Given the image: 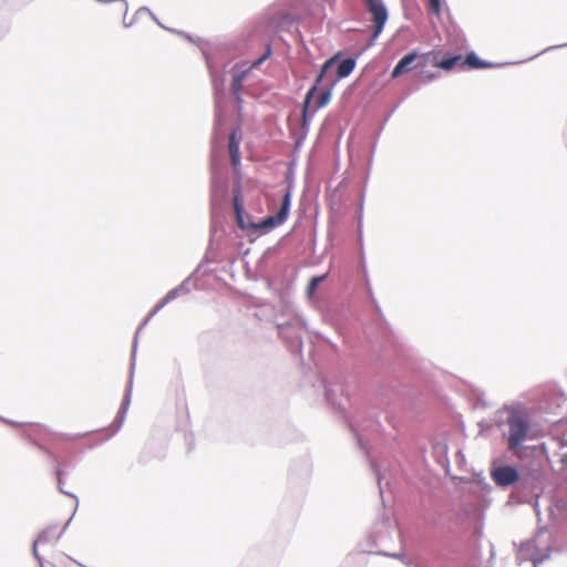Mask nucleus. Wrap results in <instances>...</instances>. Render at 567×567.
I'll list each match as a JSON object with an SVG mask.
<instances>
[{"mask_svg":"<svg viewBox=\"0 0 567 567\" xmlns=\"http://www.w3.org/2000/svg\"><path fill=\"white\" fill-rule=\"evenodd\" d=\"M62 530L59 526L45 527L33 543V554L38 559L40 567H43L45 557L51 556L61 537Z\"/></svg>","mask_w":567,"mask_h":567,"instance_id":"f257e3e1","label":"nucleus"},{"mask_svg":"<svg viewBox=\"0 0 567 567\" xmlns=\"http://www.w3.org/2000/svg\"><path fill=\"white\" fill-rule=\"evenodd\" d=\"M508 449L515 451L527 437L529 424L520 414H513L508 417Z\"/></svg>","mask_w":567,"mask_h":567,"instance_id":"f03ea898","label":"nucleus"},{"mask_svg":"<svg viewBox=\"0 0 567 567\" xmlns=\"http://www.w3.org/2000/svg\"><path fill=\"white\" fill-rule=\"evenodd\" d=\"M290 199H291V192H290V188L288 187L284 195L279 212L274 216L266 217L264 220H261L258 224L248 223L247 228L270 229V228H274V227L282 224L288 217V213H289V208H290Z\"/></svg>","mask_w":567,"mask_h":567,"instance_id":"7ed1b4c3","label":"nucleus"},{"mask_svg":"<svg viewBox=\"0 0 567 567\" xmlns=\"http://www.w3.org/2000/svg\"><path fill=\"white\" fill-rule=\"evenodd\" d=\"M430 55L431 53L417 54L416 52L405 54L394 66L391 76L395 79L413 68H425L429 64Z\"/></svg>","mask_w":567,"mask_h":567,"instance_id":"20e7f679","label":"nucleus"},{"mask_svg":"<svg viewBox=\"0 0 567 567\" xmlns=\"http://www.w3.org/2000/svg\"><path fill=\"white\" fill-rule=\"evenodd\" d=\"M368 11L372 14L373 39L378 38L388 19V11L382 0H363Z\"/></svg>","mask_w":567,"mask_h":567,"instance_id":"39448f33","label":"nucleus"},{"mask_svg":"<svg viewBox=\"0 0 567 567\" xmlns=\"http://www.w3.org/2000/svg\"><path fill=\"white\" fill-rule=\"evenodd\" d=\"M368 11L372 14L373 39L378 38L388 19V11L382 0H363Z\"/></svg>","mask_w":567,"mask_h":567,"instance_id":"423d86ee","label":"nucleus"},{"mask_svg":"<svg viewBox=\"0 0 567 567\" xmlns=\"http://www.w3.org/2000/svg\"><path fill=\"white\" fill-rule=\"evenodd\" d=\"M492 477L498 486H508L518 481V473L512 466H499L492 472Z\"/></svg>","mask_w":567,"mask_h":567,"instance_id":"0eeeda50","label":"nucleus"},{"mask_svg":"<svg viewBox=\"0 0 567 567\" xmlns=\"http://www.w3.org/2000/svg\"><path fill=\"white\" fill-rule=\"evenodd\" d=\"M462 61H463V58L460 54L450 55L444 59H439V53H431L430 59H429V63H431L432 65H434L436 68H441L445 71H450L457 65L462 66Z\"/></svg>","mask_w":567,"mask_h":567,"instance_id":"6e6552de","label":"nucleus"},{"mask_svg":"<svg viewBox=\"0 0 567 567\" xmlns=\"http://www.w3.org/2000/svg\"><path fill=\"white\" fill-rule=\"evenodd\" d=\"M332 63H333V59H330V60L324 62V64L322 65L320 74L317 76L316 84L307 92V95H306V99H305V103H303V107H302L303 125L306 124V121H307V114H308V112L311 109V105H310L311 104V99H312V96L315 95V93L317 91V85L321 82L324 72L332 65Z\"/></svg>","mask_w":567,"mask_h":567,"instance_id":"1a4fd4ad","label":"nucleus"},{"mask_svg":"<svg viewBox=\"0 0 567 567\" xmlns=\"http://www.w3.org/2000/svg\"><path fill=\"white\" fill-rule=\"evenodd\" d=\"M239 143L240 142L236 137V133L233 132L229 135L228 148H229L231 164L234 167H237L240 164Z\"/></svg>","mask_w":567,"mask_h":567,"instance_id":"9d476101","label":"nucleus"},{"mask_svg":"<svg viewBox=\"0 0 567 567\" xmlns=\"http://www.w3.org/2000/svg\"><path fill=\"white\" fill-rule=\"evenodd\" d=\"M233 206H234V210H235L236 220H237L238 226L241 229L247 228V223H245V220H244V214H245L244 204H243V199H241L239 194H236L234 196V198H233Z\"/></svg>","mask_w":567,"mask_h":567,"instance_id":"9b49d317","label":"nucleus"},{"mask_svg":"<svg viewBox=\"0 0 567 567\" xmlns=\"http://www.w3.org/2000/svg\"><path fill=\"white\" fill-rule=\"evenodd\" d=\"M355 61L353 59H344L342 60L337 70L338 78L342 79L348 76L354 69Z\"/></svg>","mask_w":567,"mask_h":567,"instance_id":"f8f14e48","label":"nucleus"},{"mask_svg":"<svg viewBox=\"0 0 567 567\" xmlns=\"http://www.w3.org/2000/svg\"><path fill=\"white\" fill-rule=\"evenodd\" d=\"M462 66H467L470 69H473V68L477 69V68L485 66V64L477 59L475 53L472 52V53L467 54L465 59H463Z\"/></svg>","mask_w":567,"mask_h":567,"instance_id":"ddd939ff","label":"nucleus"},{"mask_svg":"<svg viewBox=\"0 0 567 567\" xmlns=\"http://www.w3.org/2000/svg\"><path fill=\"white\" fill-rule=\"evenodd\" d=\"M329 100H330V92L329 91L321 92L319 94L318 101H317L316 105L312 107L311 112L313 113L317 110H319L320 107L327 105Z\"/></svg>","mask_w":567,"mask_h":567,"instance_id":"4468645a","label":"nucleus"},{"mask_svg":"<svg viewBox=\"0 0 567 567\" xmlns=\"http://www.w3.org/2000/svg\"><path fill=\"white\" fill-rule=\"evenodd\" d=\"M427 7L430 12L440 16L442 8L441 0H429Z\"/></svg>","mask_w":567,"mask_h":567,"instance_id":"2eb2a0df","label":"nucleus"},{"mask_svg":"<svg viewBox=\"0 0 567 567\" xmlns=\"http://www.w3.org/2000/svg\"><path fill=\"white\" fill-rule=\"evenodd\" d=\"M326 278V276H320V277H313L308 287H307V290H308V293H313L315 290L317 289V287L319 286V284Z\"/></svg>","mask_w":567,"mask_h":567,"instance_id":"dca6fc26","label":"nucleus"},{"mask_svg":"<svg viewBox=\"0 0 567 567\" xmlns=\"http://www.w3.org/2000/svg\"><path fill=\"white\" fill-rule=\"evenodd\" d=\"M548 557V554H544V555H530V559L533 560V563L536 565V564H540L543 563L546 558Z\"/></svg>","mask_w":567,"mask_h":567,"instance_id":"f3484780","label":"nucleus"},{"mask_svg":"<svg viewBox=\"0 0 567 567\" xmlns=\"http://www.w3.org/2000/svg\"><path fill=\"white\" fill-rule=\"evenodd\" d=\"M537 539H533L530 543L526 544V549L529 551L535 546Z\"/></svg>","mask_w":567,"mask_h":567,"instance_id":"a211bd4d","label":"nucleus"},{"mask_svg":"<svg viewBox=\"0 0 567 567\" xmlns=\"http://www.w3.org/2000/svg\"><path fill=\"white\" fill-rule=\"evenodd\" d=\"M265 59H266V56L260 58L258 61H256V62L254 63V66L259 65V64H260Z\"/></svg>","mask_w":567,"mask_h":567,"instance_id":"6ab92c4d","label":"nucleus"},{"mask_svg":"<svg viewBox=\"0 0 567 567\" xmlns=\"http://www.w3.org/2000/svg\"><path fill=\"white\" fill-rule=\"evenodd\" d=\"M434 78H435V75H434V74L425 75V79H426V80H433Z\"/></svg>","mask_w":567,"mask_h":567,"instance_id":"aec40b11","label":"nucleus"}]
</instances>
